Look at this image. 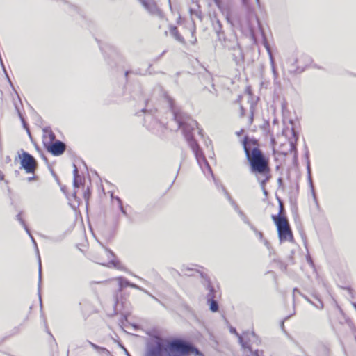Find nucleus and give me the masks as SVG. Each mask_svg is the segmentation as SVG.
<instances>
[{"instance_id":"18","label":"nucleus","mask_w":356,"mask_h":356,"mask_svg":"<svg viewBox=\"0 0 356 356\" xmlns=\"http://www.w3.org/2000/svg\"><path fill=\"white\" fill-rule=\"evenodd\" d=\"M251 229L254 231L257 236L259 238V239L264 243V245L269 249L270 244V243L264 238L263 233L259 230H257L253 225H251Z\"/></svg>"},{"instance_id":"32","label":"nucleus","mask_w":356,"mask_h":356,"mask_svg":"<svg viewBox=\"0 0 356 356\" xmlns=\"http://www.w3.org/2000/svg\"><path fill=\"white\" fill-rule=\"evenodd\" d=\"M191 12L192 15H194L195 17L199 18L200 20L202 19L200 12L195 11L194 13H193L192 10H191Z\"/></svg>"},{"instance_id":"43","label":"nucleus","mask_w":356,"mask_h":356,"mask_svg":"<svg viewBox=\"0 0 356 356\" xmlns=\"http://www.w3.org/2000/svg\"><path fill=\"white\" fill-rule=\"evenodd\" d=\"M277 182H278V184H279L280 185H281V184H282V178H279V179H278V180H277Z\"/></svg>"},{"instance_id":"34","label":"nucleus","mask_w":356,"mask_h":356,"mask_svg":"<svg viewBox=\"0 0 356 356\" xmlns=\"http://www.w3.org/2000/svg\"><path fill=\"white\" fill-rule=\"evenodd\" d=\"M245 115V109L243 106H240V116L243 117Z\"/></svg>"},{"instance_id":"16","label":"nucleus","mask_w":356,"mask_h":356,"mask_svg":"<svg viewBox=\"0 0 356 356\" xmlns=\"http://www.w3.org/2000/svg\"><path fill=\"white\" fill-rule=\"evenodd\" d=\"M87 343H88L91 347L95 349L102 356H113L111 352L106 348L100 347L88 340L87 341Z\"/></svg>"},{"instance_id":"30","label":"nucleus","mask_w":356,"mask_h":356,"mask_svg":"<svg viewBox=\"0 0 356 356\" xmlns=\"http://www.w3.org/2000/svg\"><path fill=\"white\" fill-rule=\"evenodd\" d=\"M250 123L253 121V111H254V104L251 103L250 106Z\"/></svg>"},{"instance_id":"41","label":"nucleus","mask_w":356,"mask_h":356,"mask_svg":"<svg viewBox=\"0 0 356 356\" xmlns=\"http://www.w3.org/2000/svg\"><path fill=\"white\" fill-rule=\"evenodd\" d=\"M290 145H291V149L296 150V147H295L294 144L293 143V142H291Z\"/></svg>"},{"instance_id":"25","label":"nucleus","mask_w":356,"mask_h":356,"mask_svg":"<svg viewBox=\"0 0 356 356\" xmlns=\"http://www.w3.org/2000/svg\"><path fill=\"white\" fill-rule=\"evenodd\" d=\"M16 219L17 220H18L20 224L23 226V227L24 228V229L26 230V233L27 234H29V229L28 228V227L26 226V223H25V221L22 219V218L21 217V213H18L17 216H16Z\"/></svg>"},{"instance_id":"26","label":"nucleus","mask_w":356,"mask_h":356,"mask_svg":"<svg viewBox=\"0 0 356 356\" xmlns=\"http://www.w3.org/2000/svg\"><path fill=\"white\" fill-rule=\"evenodd\" d=\"M307 172L309 182L311 186L312 187L313 184H312V172H311V167H310L309 161L307 162Z\"/></svg>"},{"instance_id":"37","label":"nucleus","mask_w":356,"mask_h":356,"mask_svg":"<svg viewBox=\"0 0 356 356\" xmlns=\"http://www.w3.org/2000/svg\"><path fill=\"white\" fill-rule=\"evenodd\" d=\"M89 195H90V191H89V189L88 188V189H87V191H86L84 192V198H85L86 200H88V197H89Z\"/></svg>"},{"instance_id":"6","label":"nucleus","mask_w":356,"mask_h":356,"mask_svg":"<svg viewBox=\"0 0 356 356\" xmlns=\"http://www.w3.org/2000/svg\"><path fill=\"white\" fill-rule=\"evenodd\" d=\"M201 277L202 278V283L207 290L209 291L208 294L207 295V303L209 306V309L211 312H218V302L215 300L216 298V291L214 287L211 285V280L209 277L204 274L201 273Z\"/></svg>"},{"instance_id":"58","label":"nucleus","mask_w":356,"mask_h":356,"mask_svg":"<svg viewBox=\"0 0 356 356\" xmlns=\"http://www.w3.org/2000/svg\"><path fill=\"white\" fill-rule=\"evenodd\" d=\"M128 74H129V72H125V76H127Z\"/></svg>"},{"instance_id":"15","label":"nucleus","mask_w":356,"mask_h":356,"mask_svg":"<svg viewBox=\"0 0 356 356\" xmlns=\"http://www.w3.org/2000/svg\"><path fill=\"white\" fill-rule=\"evenodd\" d=\"M29 236H30L33 245H35V250H36V252L38 254V265H39V282H38V290L40 291V285H41V280H42V267H41V260H40V257L39 255V250H38V245H37V243H36V241L34 239V238L33 237V236L31 235V232H29V234H28Z\"/></svg>"},{"instance_id":"44","label":"nucleus","mask_w":356,"mask_h":356,"mask_svg":"<svg viewBox=\"0 0 356 356\" xmlns=\"http://www.w3.org/2000/svg\"><path fill=\"white\" fill-rule=\"evenodd\" d=\"M280 326H281L282 329L284 330V321H281Z\"/></svg>"},{"instance_id":"28","label":"nucleus","mask_w":356,"mask_h":356,"mask_svg":"<svg viewBox=\"0 0 356 356\" xmlns=\"http://www.w3.org/2000/svg\"><path fill=\"white\" fill-rule=\"evenodd\" d=\"M128 285H129V287H131V288H133V289H138V290L143 291H144L145 293H147V294L150 295V294L149 293V292H147L145 289H142L140 286H139L136 285V284L131 283V282H130L129 281V284H128Z\"/></svg>"},{"instance_id":"2","label":"nucleus","mask_w":356,"mask_h":356,"mask_svg":"<svg viewBox=\"0 0 356 356\" xmlns=\"http://www.w3.org/2000/svg\"><path fill=\"white\" fill-rule=\"evenodd\" d=\"M190 353L195 356H204L193 344L185 340L174 339L168 341L154 336L147 341L144 356H186Z\"/></svg>"},{"instance_id":"47","label":"nucleus","mask_w":356,"mask_h":356,"mask_svg":"<svg viewBox=\"0 0 356 356\" xmlns=\"http://www.w3.org/2000/svg\"><path fill=\"white\" fill-rule=\"evenodd\" d=\"M347 289H348V291L349 293H350V294H352V291H351V289H350V288H348Z\"/></svg>"},{"instance_id":"33","label":"nucleus","mask_w":356,"mask_h":356,"mask_svg":"<svg viewBox=\"0 0 356 356\" xmlns=\"http://www.w3.org/2000/svg\"><path fill=\"white\" fill-rule=\"evenodd\" d=\"M270 59H271L273 72L274 76H277V72H276V70L275 69L274 63H273V58H272L271 56H270Z\"/></svg>"},{"instance_id":"57","label":"nucleus","mask_w":356,"mask_h":356,"mask_svg":"<svg viewBox=\"0 0 356 356\" xmlns=\"http://www.w3.org/2000/svg\"><path fill=\"white\" fill-rule=\"evenodd\" d=\"M198 132H199V134H200V135H202V130H199V131H198Z\"/></svg>"},{"instance_id":"39","label":"nucleus","mask_w":356,"mask_h":356,"mask_svg":"<svg viewBox=\"0 0 356 356\" xmlns=\"http://www.w3.org/2000/svg\"><path fill=\"white\" fill-rule=\"evenodd\" d=\"M49 138L51 140H54L55 139V134L52 131L49 133Z\"/></svg>"},{"instance_id":"20","label":"nucleus","mask_w":356,"mask_h":356,"mask_svg":"<svg viewBox=\"0 0 356 356\" xmlns=\"http://www.w3.org/2000/svg\"><path fill=\"white\" fill-rule=\"evenodd\" d=\"M105 252L106 254H107L108 258L111 259L108 264L113 265L116 268H120V262L116 261L112 259L114 257V254L113 253V252L107 250H106Z\"/></svg>"},{"instance_id":"9","label":"nucleus","mask_w":356,"mask_h":356,"mask_svg":"<svg viewBox=\"0 0 356 356\" xmlns=\"http://www.w3.org/2000/svg\"><path fill=\"white\" fill-rule=\"evenodd\" d=\"M229 331L231 333L234 334L238 337V342L241 344L242 348L248 347V342L252 341V338H257L254 331L246 330L243 332L242 334H240L233 327H229Z\"/></svg>"},{"instance_id":"52","label":"nucleus","mask_w":356,"mask_h":356,"mask_svg":"<svg viewBox=\"0 0 356 356\" xmlns=\"http://www.w3.org/2000/svg\"><path fill=\"white\" fill-rule=\"evenodd\" d=\"M354 308L356 309V302L353 303Z\"/></svg>"},{"instance_id":"53","label":"nucleus","mask_w":356,"mask_h":356,"mask_svg":"<svg viewBox=\"0 0 356 356\" xmlns=\"http://www.w3.org/2000/svg\"><path fill=\"white\" fill-rule=\"evenodd\" d=\"M344 318H345V316H344V313L343 312H341V313H339Z\"/></svg>"},{"instance_id":"54","label":"nucleus","mask_w":356,"mask_h":356,"mask_svg":"<svg viewBox=\"0 0 356 356\" xmlns=\"http://www.w3.org/2000/svg\"><path fill=\"white\" fill-rule=\"evenodd\" d=\"M123 348H124V351H126L127 354L129 356H130V355H129V353H128V352H127V349H125L124 347H123Z\"/></svg>"},{"instance_id":"36","label":"nucleus","mask_w":356,"mask_h":356,"mask_svg":"<svg viewBox=\"0 0 356 356\" xmlns=\"http://www.w3.org/2000/svg\"><path fill=\"white\" fill-rule=\"evenodd\" d=\"M279 202H280V212L278 214L284 215L283 214V211H284L283 205L280 200L279 201Z\"/></svg>"},{"instance_id":"51","label":"nucleus","mask_w":356,"mask_h":356,"mask_svg":"<svg viewBox=\"0 0 356 356\" xmlns=\"http://www.w3.org/2000/svg\"><path fill=\"white\" fill-rule=\"evenodd\" d=\"M40 309L42 308V301H41V299L40 298Z\"/></svg>"},{"instance_id":"62","label":"nucleus","mask_w":356,"mask_h":356,"mask_svg":"<svg viewBox=\"0 0 356 356\" xmlns=\"http://www.w3.org/2000/svg\"><path fill=\"white\" fill-rule=\"evenodd\" d=\"M256 1H257V2L258 3H259V0H256Z\"/></svg>"},{"instance_id":"4","label":"nucleus","mask_w":356,"mask_h":356,"mask_svg":"<svg viewBox=\"0 0 356 356\" xmlns=\"http://www.w3.org/2000/svg\"><path fill=\"white\" fill-rule=\"evenodd\" d=\"M272 219L277 227L280 242H292L293 241V236L286 217L281 214L272 215Z\"/></svg>"},{"instance_id":"40","label":"nucleus","mask_w":356,"mask_h":356,"mask_svg":"<svg viewBox=\"0 0 356 356\" xmlns=\"http://www.w3.org/2000/svg\"><path fill=\"white\" fill-rule=\"evenodd\" d=\"M244 132V129H241L239 131H236V134L239 136H241L243 133Z\"/></svg>"},{"instance_id":"49","label":"nucleus","mask_w":356,"mask_h":356,"mask_svg":"<svg viewBox=\"0 0 356 356\" xmlns=\"http://www.w3.org/2000/svg\"><path fill=\"white\" fill-rule=\"evenodd\" d=\"M133 327L135 328V329H137L138 327V326L137 325H132Z\"/></svg>"},{"instance_id":"56","label":"nucleus","mask_w":356,"mask_h":356,"mask_svg":"<svg viewBox=\"0 0 356 356\" xmlns=\"http://www.w3.org/2000/svg\"><path fill=\"white\" fill-rule=\"evenodd\" d=\"M243 4H245L246 3V0H242Z\"/></svg>"},{"instance_id":"29","label":"nucleus","mask_w":356,"mask_h":356,"mask_svg":"<svg viewBox=\"0 0 356 356\" xmlns=\"http://www.w3.org/2000/svg\"><path fill=\"white\" fill-rule=\"evenodd\" d=\"M290 72H293V73H300L303 71L302 69H300V67H295L294 65L293 64L291 69L289 70Z\"/></svg>"},{"instance_id":"19","label":"nucleus","mask_w":356,"mask_h":356,"mask_svg":"<svg viewBox=\"0 0 356 356\" xmlns=\"http://www.w3.org/2000/svg\"><path fill=\"white\" fill-rule=\"evenodd\" d=\"M41 317L44 319L45 330H46L47 333L49 334L48 342L49 343L50 346H52L53 344H54L55 346H57V343L56 341L55 338L54 337L53 334H51V332L49 331V330L48 328L47 323V321L44 318V315L42 314Z\"/></svg>"},{"instance_id":"3","label":"nucleus","mask_w":356,"mask_h":356,"mask_svg":"<svg viewBox=\"0 0 356 356\" xmlns=\"http://www.w3.org/2000/svg\"><path fill=\"white\" fill-rule=\"evenodd\" d=\"M242 145L250 166V172L256 175L269 172L268 161L258 147L257 140L245 136L242 140Z\"/></svg>"},{"instance_id":"12","label":"nucleus","mask_w":356,"mask_h":356,"mask_svg":"<svg viewBox=\"0 0 356 356\" xmlns=\"http://www.w3.org/2000/svg\"><path fill=\"white\" fill-rule=\"evenodd\" d=\"M211 21L213 29L216 33L217 34L218 40L220 41H221L222 40H225V34L222 31V25L220 21L216 17H213L211 19Z\"/></svg>"},{"instance_id":"42","label":"nucleus","mask_w":356,"mask_h":356,"mask_svg":"<svg viewBox=\"0 0 356 356\" xmlns=\"http://www.w3.org/2000/svg\"><path fill=\"white\" fill-rule=\"evenodd\" d=\"M4 179V175L0 170V180H3Z\"/></svg>"},{"instance_id":"21","label":"nucleus","mask_w":356,"mask_h":356,"mask_svg":"<svg viewBox=\"0 0 356 356\" xmlns=\"http://www.w3.org/2000/svg\"><path fill=\"white\" fill-rule=\"evenodd\" d=\"M116 280L118 282V291L120 292H121L124 288L129 286V281L126 278L123 277H118Z\"/></svg>"},{"instance_id":"61","label":"nucleus","mask_w":356,"mask_h":356,"mask_svg":"<svg viewBox=\"0 0 356 356\" xmlns=\"http://www.w3.org/2000/svg\"><path fill=\"white\" fill-rule=\"evenodd\" d=\"M6 77H8V75L7 74H6ZM8 79H9V78H8ZM8 80L10 82V79H8Z\"/></svg>"},{"instance_id":"5","label":"nucleus","mask_w":356,"mask_h":356,"mask_svg":"<svg viewBox=\"0 0 356 356\" xmlns=\"http://www.w3.org/2000/svg\"><path fill=\"white\" fill-rule=\"evenodd\" d=\"M225 47L230 52L232 60L236 65L241 67L244 63V54L237 40L225 41Z\"/></svg>"},{"instance_id":"31","label":"nucleus","mask_w":356,"mask_h":356,"mask_svg":"<svg viewBox=\"0 0 356 356\" xmlns=\"http://www.w3.org/2000/svg\"><path fill=\"white\" fill-rule=\"evenodd\" d=\"M74 170H73V175H74V179L79 177V171L76 165L75 164H73Z\"/></svg>"},{"instance_id":"35","label":"nucleus","mask_w":356,"mask_h":356,"mask_svg":"<svg viewBox=\"0 0 356 356\" xmlns=\"http://www.w3.org/2000/svg\"><path fill=\"white\" fill-rule=\"evenodd\" d=\"M73 184L75 188L79 187V183L78 182V178H74L73 181Z\"/></svg>"},{"instance_id":"27","label":"nucleus","mask_w":356,"mask_h":356,"mask_svg":"<svg viewBox=\"0 0 356 356\" xmlns=\"http://www.w3.org/2000/svg\"><path fill=\"white\" fill-rule=\"evenodd\" d=\"M314 299L316 301V302H314L313 301V305L316 307V308L318 309H323V305L322 301L316 296L314 297Z\"/></svg>"},{"instance_id":"11","label":"nucleus","mask_w":356,"mask_h":356,"mask_svg":"<svg viewBox=\"0 0 356 356\" xmlns=\"http://www.w3.org/2000/svg\"><path fill=\"white\" fill-rule=\"evenodd\" d=\"M143 6L152 15H158L160 13L159 8L154 0H139Z\"/></svg>"},{"instance_id":"14","label":"nucleus","mask_w":356,"mask_h":356,"mask_svg":"<svg viewBox=\"0 0 356 356\" xmlns=\"http://www.w3.org/2000/svg\"><path fill=\"white\" fill-rule=\"evenodd\" d=\"M222 191L225 193V195L227 196V199L232 202V204L234 206V209L235 210L237 211V213H238V215L240 216V217L241 218V219L243 220V221L245 223H248L249 224V222H248V218L246 217V216L245 215V213L241 211L240 210L239 207H238V205L233 201V200L232 199L231 196L229 195V194L228 193V192L227 191V190L225 189V188L224 186H222Z\"/></svg>"},{"instance_id":"23","label":"nucleus","mask_w":356,"mask_h":356,"mask_svg":"<svg viewBox=\"0 0 356 356\" xmlns=\"http://www.w3.org/2000/svg\"><path fill=\"white\" fill-rule=\"evenodd\" d=\"M260 175L264 176V178L263 179H260V178L258 177L257 179H258V181L260 182V186H261L262 190H264V188H265L266 182L270 178V172H266V174L265 173V174H260Z\"/></svg>"},{"instance_id":"46","label":"nucleus","mask_w":356,"mask_h":356,"mask_svg":"<svg viewBox=\"0 0 356 356\" xmlns=\"http://www.w3.org/2000/svg\"><path fill=\"white\" fill-rule=\"evenodd\" d=\"M263 192L264 193L265 195H268V192L266 190V188H264V190H263Z\"/></svg>"},{"instance_id":"22","label":"nucleus","mask_w":356,"mask_h":356,"mask_svg":"<svg viewBox=\"0 0 356 356\" xmlns=\"http://www.w3.org/2000/svg\"><path fill=\"white\" fill-rule=\"evenodd\" d=\"M111 198L113 200H115L117 201L119 209L120 210V211L122 212V213L123 215L127 216V213L126 210L123 207L122 200L119 197H118V196H114L113 194L111 195Z\"/></svg>"},{"instance_id":"24","label":"nucleus","mask_w":356,"mask_h":356,"mask_svg":"<svg viewBox=\"0 0 356 356\" xmlns=\"http://www.w3.org/2000/svg\"><path fill=\"white\" fill-rule=\"evenodd\" d=\"M244 350L246 349L248 350L249 353H246V356H261L262 351H260L259 350H252L248 344V347H246L245 348H243Z\"/></svg>"},{"instance_id":"59","label":"nucleus","mask_w":356,"mask_h":356,"mask_svg":"<svg viewBox=\"0 0 356 356\" xmlns=\"http://www.w3.org/2000/svg\"><path fill=\"white\" fill-rule=\"evenodd\" d=\"M195 42H196V38L194 39V41L193 42V44H195Z\"/></svg>"},{"instance_id":"10","label":"nucleus","mask_w":356,"mask_h":356,"mask_svg":"<svg viewBox=\"0 0 356 356\" xmlns=\"http://www.w3.org/2000/svg\"><path fill=\"white\" fill-rule=\"evenodd\" d=\"M66 148L65 144L60 140H56L54 143H51L47 149L54 156H60L65 152Z\"/></svg>"},{"instance_id":"13","label":"nucleus","mask_w":356,"mask_h":356,"mask_svg":"<svg viewBox=\"0 0 356 356\" xmlns=\"http://www.w3.org/2000/svg\"><path fill=\"white\" fill-rule=\"evenodd\" d=\"M129 308V302L125 298L121 297L119 300L118 296L115 298V302L114 305V312H122L123 310Z\"/></svg>"},{"instance_id":"17","label":"nucleus","mask_w":356,"mask_h":356,"mask_svg":"<svg viewBox=\"0 0 356 356\" xmlns=\"http://www.w3.org/2000/svg\"><path fill=\"white\" fill-rule=\"evenodd\" d=\"M170 34L175 38L178 42L181 44L185 43L184 38L179 34V31L176 26H172L170 30Z\"/></svg>"},{"instance_id":"7","label":"nucleus","mask_w":356,"mask_h":356,"mask_svg":"<svg viewBox=\"0 0 356 356\" xmlns=\"http://www.w3.org/2000/svg\"><path fill=\"white\" fill-rule=\"evenodd\" d=\"M22 154H18V157L20 159L21 168H23L26 173H34L38 166L37 161L29 153L23 149H22Z\"/></svg>"},{"instance_id":"45","label":"nucleus","mask_w":356,"mask_h":356,"mask_svg":"<svg viewBox=\"0 0 356 356\" xmlns=\"http://www.w3.org/2000/svg\"><path fill=\"white\" fill-rule=\"evenodd\" d=\"M35 179V177H29V178H28V180H29V181H32V180H33V179Z\"/></svg>"},{"instance_id":"1","label":"nucleus","mask_w":356,"mask_h":356,"mask_svg":"<svg viewBox=\"0 0 356 356\" xmlns=\"http://www.w3.org/2000/svg\"><path fill=\"white\" fill-rule=\"evenodd\" d=\"M164 97L168 104L175 121L177 123V128L182 129L183 134L189 147L194 153L199 165L205 175L207 174V170L208 173L211 175L213 179H214L211 168L209 165L198 143L194 139L193 131L196 129H198L197 122L186 113H183L181 109L176 106L175 100L168 94H165Z\"/></svg>"},{"instance_id":"38","label":"nucleus","mask_w":356,"mask_h":356,"mask_svg":"<svg viewBox=\"0 0 356 356\" xmlns=\"http://www.w3.org/2000/svg\"><path fill=\"white\" fill-rule=\"evenodd\" d=\"M181 270H182L183 272H184V271H186V270L192 271V270H193V268H188V267H186V266H182V268H181Z\"/></svg>"},{"instance_id":"48","label":"nucleus","mask_w":356,"mask_h":356,"mask_svg":"<svg viewBox=\"0 0 356 356\" xmlns=\"http://www.w3.org/2000/svg\"><path fill=\"white\" fill-rule=\"evenodd\" d=\"M291 131H292V134H293V135L294 136H296V132H295V131H294L293 129H292V130H291Z\"/></svg>"},{"instance_id":"55","label":"nucleus","mask_w":356,"mask_h":356,"mask_svg":"<svg viewBox=\"0 0 356 356\" xmlns=\"http://www.w3.org/2000/svg\"><path fill=\"white\" fill-rule=\"evenodd\" d=\"M243 4H245L246 3V0H242Z\"/></svg>"},{"instance_id":"8","label":"nucleus","mask_w":356,"mask_h":356,"mask_svg":"<svg viewBox=\"0 0 356 356\" xmlns=\"http://www.w3.org/2000/svg\"><path fill=\"white\" fill-rule=\"evenodd\" d=\"M145 126L156 135H161L166 129L165 124L155 119L151 114H147L144 119Z\"/></svg>"},{"instance_id":"50","label":"nucleus","mask_w":356,"mask_h":356,"mask_svg":"<svg viewBox=\"0 0 356 356\" xmlns=\"http://www.w3.org/2000/svg\"><path fill=\"white\" fill-rule=\"evenodd\" d=\"M97 263L99 264H102L103 266H105L106 264L104 263H101V262H99V261H97Z\"/></svg>"},{"instance_id":"60","label":"nucleus","mask_w":356,"mask_h":356,"mask_svg":"<svg viewBox=\"0 0 356 356\" xmlns=\"http://www.w3.org/2000/svg\"><path fill=\"white\" fill-rule=\"evenodd\" d=\"M6 161H10V158L7 157Z\"/></svg>"}]
</instances>
